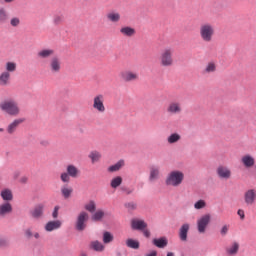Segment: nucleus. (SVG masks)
Returning a JSON list of instances; mask_svg holds the SVG:
<instances>
[{
	"label": "nucleus",
	"instance_id": "obj_6",
	"mask_svg": "<svg viewBox=\"0 0 256 256\" xmlns=\"http://www.w3.org/2000/svg\"><path fill=\"white\" fill-rule=\"evenodd\" d=\"M89 221V213L82 211L78 214L75 223L76 231H85L87 229V222Z\"/></svg>",
	"mask_w": 256,
	"mask_h": 256
},
{
	"label": "nucleus",
	"instance_id": "obj_36",
	"mask_svg": "<svg viewBox=\"0 0 256 256\" xmlns=\"http://www.w3.org/2000/svg\"><path fill=\"white\" fill-rule=\"evenodd\" d=\"M215 71H217V64L215 62H209L203 73H215Z\"/></svg>",
	"mask_w": 256,
	"mask_h": 256
},
{
	"label": "nucleus",
	"instance_id": "obj_25",
	"mask_svg": "<svg viewBox=\"0 0 256 256\" xmlns=\"http://www.w3.org/2000/svg\"><path fill=\"white\" fill-rule=\"evenodd\" d=\"M11 81V73L2 72L0 74V87H7Z\"/></svg>",
	"mask_w": 256,
	"mask_h": 256
},
{
	"label": "nucleus",
	"instance_id": "obj_56",
	"mask_svg": "<svg viewBox=\"0 0 256 256\" xmlns=\"http://www.w3.org/2000/svg\"><path fill=\"white\" fill-rule=\"evenodd\" d=\"M167 256H175V253H173V252H168V253H167Z\"/></svg>",
	"mask_w": 256,
	"mask_h": 256
},
{
	"label": "nucleus",
	"instance_id": "obj_46",
	"mask_svg": "<svg viewBox=\"0 0 256 256\" xmlns=\"http://www.w3.org/2000/svg\"><path fill=\"white\" fill-rule=\"evenodd\" d=\"M52 217H53V219H57V217H59V206L54 207Z\"/></svg>",
	"mask_w": 256,
	"mask_h": 256
},
{
	"label": "nucleus",
	"instance_id": "obj_22",
	"mask_svg": "<svg viewBox=\"0 0 256 256\" xmlns=\"http://www.w3.org/2000/svg\"><path fill=\"white\" fill-rule=\"evenodd\" d=\"M106 18L110 23H119V21H121V13L117 11H111L106 14Z\"/></svg>",
	"mask_w": 256,
	"mask_h": 256
},
{
	"label": "nucleus",
	"instance_id": "obj_37",
	"mask_svg": "<svg viewBox=\"0 0 256 256\" xmlns=\"http://www.w3.org/2000/svg\"><path fill=\"white\" fill-rule=\"evenodd\" d=\"M121 183H123V178L121 176H117L111 180L110 186L112 189H117V187H120Z\"/></svg>",
	"mask_w": 256,
	"mask_h": 256
},
{
	"label": "nucleus",
	"instance_id": "obj_9",
	"mask_svg": "<svg viewBox=\"0 0 256 256\" xmlns=\"http://www.w3.org/2000/svg\"><path fill=\"white\" fill-rule=\"evenodd\" d=\"M241 249V244L237 240L231 241L225 248L226 256H237L239 255V250Z\"/></svg>",
	"mask_w": 256,
	"mask_h": 256
},
{
	"label": "nucleus",
	"instance_id": "obj_43",
	"mask_svg": "<svg viewBox=\"0 0 256 256\" xmlns=\"http://www.w3.org/2000/svg\"><path fill=\"white\" fill-rule=\"evenodd\" d=\"M10 25L12 27H19V25H21V19H19V17H13L10 20Z\"/></svg>",
	"mask_w": 256,
	"mask_h": 256
},
{
	"label": "nucleus",
	"instance_id": "obj_14",
	"mask_svg": "<svg viewBox=\"0 0 256 256\" xmlns=\"http://www.w3.org/2000/svg\"><path fill=\"white\" fill-rule=\"evenodd\" d=\"M217 176L219 179H231V169L227 166L220 165L216 169Z\"/></svg>",
	"mask_w": 256,
	"mask_h": 256
},
{
	"label": "nucleus",
	"instance_id": "obj_32",
	"mask_svg": "<svg viewBox=\"0 0 256 256\" xmlns=\"http://www.w3.org/2000/svg\"><path fill=\"white\" fill-rule=\"evenodd\" d=\"M126 246L129 247L130 249H139L140 243L138 240L129 238L126 240Z\"/></svg>",
	"mask_w": 256,
	"mask_h": 256
},
{
	"label": "nucleus",
	"instance_id": "obj_54",
	"mask_svg": "<svg viewBox=\"0 0 256 256\" xmlns=\"http://www.w3.org/2000/svg\"><path fill=\"white\" fill-rule=\"evenodd\" d=\"M27 181V177H22L21 178V183H25Z\"/></svg>",
	"mask_w": 256,
	"mask_h": 256
},
{
	"label": "nucleus",
	"instance_id": "obj_18",
	"mask_svg": "<svg viewBox=\"0 0 256 256\" xmlns=\"http://www.w3.org/2000/svg\"><path fill=\"white\" fill-rule=\"evenodd\" d=\"M120 34L122 35V37H128L129 39H131V37H135L137 31L131 26H122L120 28Z\"/></svg>",
	"mask_w": 256,
	"mask_h": 256
},
{
	"label": "nucleus",
	"instance_id": "obj_40",
	"mask_svg": "<svg viewBox=\"0 0 256 256\" xmlns=\"http://www.w3.org/2000/svg\"><path fill=\"white\" fill-rule=\"evenodd\" d=\"M84 209L86 211H89V213H95V210L97 209V204H95V201H90L89 203L85 204Z\"/></svg>",
	"mask_w": 256,
	"mask_h": 256
},
{
	"label": "nucleus",
	"instance_id": "obj_4",
	"mask_svg": "<svg viewBox=\"0 0 256 256\" xmlns=\"http://www.w3.org/2000/svg\"><path fill=\"white\" fill-rule=\"evenodd\" d=\"M185 181V173L181 170L171 171L165 180L167 187H179Z\"/></svg>",
	"mask_w": 256,
	"mask_h": 256
},
{
	"label": "nucleus",
	"instance_id": "obj_33",
	"mask_svg": "<svg viewBox=\"0 0 256 256\" xmlns=\"http://www.w3.org/2000/svg\"><path fill=\"white\" fill-rule=\"evenodd\" d=\"M61 193L64 199H69V197H71V194L73 193V188L69 186H63L61 188Z\"/></svg>",
	"mask_w": 256,
	"mask_h": 256
},
{
	"label": "nucleus",
	"instance_id": "obj_13",
	"mask_svg": "<svg viewBox=\"0 0 256 256\" xmlns=\"http://www.w3.org/2000/svg\"><path fill=\"white\" fill-rule=\"evenodd\" d=\"M256 201V190L255 189H248L244 193V203L247 205V207H251L252 205H255Z\"/></svg>",
	"mask_w": 256,
	"mask_h": 256
},
{
	"label": "nucleus",
	"instance_id": "obj_20",
	"mask_svg": "<svg viewBox=\"0 0 256 256\" xmlns=\"http://www.w3.org/2000/svg\"><path fill=\"white\" fill-rule=\"evenodd\" d=\"M62 222L60 220H54V221H49L44 229L48 233H51V231H57V229H61Z\"/></svg>",
	"mask_w": 256,
	"mask_h": 256
},
{
	"label": "nucleus",
	"instance_id": "obj_55",
	"mask_svg": "<svg viewBox=\"0 0 256 256\" xmlns=\"http://www.w3.org/2000/svg\"><path fill=\"white\" fill-rule=\"evenodd\" d=\"M80 256H89V255L87 254V252H81Z\"/></svg>",
	"mask_w": 256,
	"mask_h": 256
},
{
	"label": "nucleus",
	"instance_id": "obj_10",
	"mask_svg": "<svg viewBox=\"0 0 256 256\" xmlns=\"http://www.w3.org/2000/svg\"><path fill=\"white\" fill-rule=\"evenodd\" d=\"M168 115H181L183 113V105L179 101H171L166 107Z\"/></svg>",
	"mask_w": 256,
	"mask_h": 256
},
{
	"label": "nucleus",
	"instance_id": "obj_38",
	"mask_svg": "<svg viewBox=\"0 0 256 256\" xmlns=\"http://www.w3.org/2000/svg\"><path fill=\"white\" fill-rule=\"evenodd\" d=\"M15 71H17V63L7 62L6 63V71H4V73H13Z\"/></svg>",
	"mask_w": 256,
	"mask_h": 256
},
{
	"label": "nucleus",
	"instance_id": "obj_15",
	"mask_svg": "<svg viewBox=\"0 0 256 256\" xmlns=\"http://www.w3.org/2000/svg\"><path fill=\"white\" fill-rule=\"evenodd\" d=\"M240 161L243 167L246 169H252V167H255V157H253L251 154L243 155Z\"/></svg>",
	"mask_w": 256,
	"mask_h": 256
},
{
	"label": "nucleus",
	"instance_id": "obj_51",
	"mask_svg": "<svg viewBox=\"0 0 256 256\" xmlns=\"http://www.w3.org/2000/svg\"><path fill=\"white\" fill-rule=\"evenodd\" d=\"M145 256H157V251L152 250L149 253H147Z\"/></svg>",
	"mask_w": 256,
	"mask_h": 256
},
{
	"label": "nucleus",
	"instance_id": "obj_53",
	"mask_svg": "<svg viewBox=\"0 0 256 256\" xmlns=\"http://www.w3.org/2000/svg\"><path fill=\"white\" fill-rule=\"evenodd\" d=\"M34 237H35V239H39L41 236L39 235L38 232H36V233H34Z\"/></svg>",
	"mask_w": 256,
	"mask_h": 256
},
{
	"label": "nucleus",
	"instance_id": "obj_16",
	"mask_svg": "<svg viewBox=\"0 0 256 256\" xmlns=\"http://www.w3.org/2000/svg\"><path fill=\"white\" fill-rule=\"evenodd\" d=\"M22 123H25V118H17L15 120H13L8 126H7V133L9 135H13V133L15 131H17V127H19V125H21Z\"/></svg>",
	"mask_w": 256,
	"mask_h": 256
},
{
	"label": "nucleus",
	"instance_id": "obj_8",
	"mask_svg": "<svg viewBox=\"0 0 256 256\" xmlns=\"http://www.w3.org/2000/svg\"><path fill=\"white\" fill-rule=\"evenodd\" d=\"M48 68L52 75L61 73V69H63L61 58L59 56H53L49 61Z\"/></svg>",
	"mask_w": 256,
	"mask_h": 256
},
{
	"label": "nucleus",
	"instance_id": "obj_41",
	"mask_svg": "<svg viewBox=\"0 0 256 256\" xmlns=\"http://www.w3.org/2000/svg\"><path fill=\"white\" fill-rule=\"evenodd\" d=\"M9 19V14L5 8H0V23H5Z\"/></svg>",
	"mask_w": 256,
	"mask_h": 256
},
{
	"label": "nucleus",
	"instance_id": "obj_48",
	"mask_svg": "<svg viewBox=\"0 0 256 256\" xmlns=\"http://www.w3.org/2000/svg\"><path fill=\"white\" fill-rule=\"evenodd\" d=\"M237 214L239 215L240 219L243 221V219H245V211L242 209H239L237 211Z\"/></svg>",
	"mask_w": 256,
	"mask_h": 256
},
{
	"label": "nucleus",
	"instance_id": "obj_7",
	"mask_svg": "<svg viewBox=\"0 0 256 256\" xmlns=\"http://www.w3.org/2000/svg\"><path fill=\"white\" fill-rule=\"evenodd\" d=\"M92 107L97 113H105V111H107V108L105 107V96L103 94L94 96Z\"/></svg>",
	"mask_w": 256,
	"mask_h": 256
},
{
	"label": "nucleus",
	"instance_id": "obj_26",
	"mask_svg": "<svg viewBox=\"0 0 256 256\" xmlns=\"http://www.w3.org/2000/svg\"><path fill=\"white\" fill-rule=\"evenodd\" d=\"M189 224H183L179 230L180 241H187V233H189Z\"/></svg>",
	"mask_w": 256,
	"mask_h": 256
},
{
	"label": "nucleus",
	"instance_id": "obj_24",
	"mask_svg": "<svg viewBox=\"0 0 256 256\" xmlns=\"http://www.w3.org/2000/svg\"><path fill=\"white\" fill-rule=\"evenodd\" d=\"M43 209H45V206L43 204L37 205L31 212V217L34 219H41L43 217Z\"/></svg>",
	"mask_w": 256,
	"mask_h": 256
},
{
	"label": "nucleus",
	"instance_id": "obj_44",
	"mask_svg": "<svg viewBox=\"0 0 256 256\" xmlns=\"http://www.w3.org/2000/svg\"><path fill=\"white\" fill-rule=\"evenodd\" d=\"M227 233H229V225L225 224L222 226V228L220 229V235L222 237H226Z\"/></svg>",
	"mask_w": 256,
	"mask_h": 256
},
{
	"label": "nucleus",
	"instance_id": "obj_39",
	"mask_svg": "<svg viewBox=\"0 0 256 256\" xmlns=\"http://www.w3.org/2000/svg\"><path fill=\"white\" fill-rule=\"evenodd\" d=\"M1 197L4 201H13V194L10 190H3L1 192Z\"/></svg>",
	"mask_w": 256,
	"mask_h": 256
},
{
	"label": "nucleus",
	"instance_id": "obj_49",
	"mask_svg": "<svg viewBox=\"0 0 256 256\" xmlns=\"http://www.w3.org/2000/svg\"><path fill=\"white\" fill-rule=\"evenodd\" d=\"M143 235L147 237V239H149L151 237V232L149 231V229H143Z\"/></svg>",
	"mask_w": 256,
	"mask_h": 256
},
{
	"label": "nucleus",
	"instance_id": "obj_5",
	"mask_svg": "<svg viewBox=\"0 0 256 256\" xmlns=\"http://www.w3.org/2000/svg\"><path fill=\"white\" fill-rule=\"evenodd\" d=\"M80 174L81 171L79 170V168H77V166L73 164H70L66 167V172H63L60 175V179L62 183H69V181H71V177L72 179H77Z\"/></svg>",
	"mask_w": 256,
	"mask_h": 256
},
{
	"label": "nucleus",
	"instance_id": "obj_29",
	"mask_svg": "<svg viewBox=\"0 0 256 256\" xmlns=\"http://www.w3.org/2000/svg\"><path fill=\"white\" fill-rule=\"evenodd\" d=\"M90 249H93L94 251L101 253L105 251V245H103V243L96 240L90 243Z\"/></svg>",
	"mask_w": 256,
	"mask_h": 256
},
{
	"label": "nucleus",
	"instance_id": "obj_57",
	"mask_svg": "<svg viewBox=\"0 0 256 256\" xmlns=\"http://www.w3.org/2000/svg\"><path fill=\"white\" fill-rule=\"evenodd\" d=\"M15 0H4L5 3H13Z\"/></svg>",
	"mask_w": 256,
	"mask_h": 256
},
{
	"label": "nucleus",
	"instance_id": "obj_21",
	"mask_svg": "<svg viewBox=\"0 0 256 256\" xmlns=\"http://www.w3.org/2000/svg\"><path fill=\"white\" fill-rule=\"evenodd\" d=\"M131 227L136 231H143V229H147V224L143 220L133 219L131 221Z\"/></svg>",
	"mask_w": 256,
	"mask_h": 256
},
{
	"label": "nucleus",
	"instance_id": "obj_34",
	"mask_svg": "<svg viewBox=\"0 0 256 256\" xmlns=\"http://www.w3.org/2000/svg\"><path fill=\"white\" fill-rule=\"evenodd\" d=\"M103 217H105V211L97 210L91 217L92 221H103Z\"/></svg>",
	"mask_w": 256,
	"mask_h": 256
},
{
	"label": "nucleus",
	"instance_id": "obj_19",
	"mask_svg": "<svg viewBox=\"0 0 256 256\" xmlns=\"http://www.w3.org/2000/svg\"><path fill=\"white\" fill-rule=\"evenodd\" d=\"M10 213H13V205L11 203L5 202L0 204V217H6Z\"/></svg>",
	"mask_w": 256,
	"mask_h": 256
},
{
	"label": "nucleus",
	"instance_id": "obj_11",
	"mask_svg": "<svg viewBox=\"0 0 256 256\" xmlns=\"http://www.w3.org/2000/svg\"><path fill=\"white\" fill-rule=\"evenodd\" d=\"M211 223V215L210 214H206L203 215L202 217H200L197 220V229H198V233H205V231H207V227H209V224Z\"/></svg>",
	"mask_w": 256,
	"mask_h": 256
},
{
	"label": "nucleus",
	"instance_id": "obj_23",
	"mask_svg": "<svg viewBox=\"0 0 256 256\" xmlns=\"http://www.w3.org/2000/svg\"><path fill=\"white\" fill-rule=\"evenodd\" d=\"M161 177V170L159 166H152L150 168V176H149V181H157Z\"/></svg>",
	"mask_w": 256,
	"mask_h": 256
},
{
	"label": "nucleus",
	"instance_id": "obj_50",
	"mask_svg": "<svg viewBox=\"0 0 256 256\" xmlns=\"http://www.w3.org/2000/svg\"><path fill=\"white\" fill-rule=\"evenodd\" d=\"M25 235H26V237H28V238L33 237V233H32L31 230H29V229L25 231Z\"/></svg>",
	"mask_w": 256,
	"mask_h": 256
},
{
	"label": "nucleus",
	"instance_id": "obj_12",
	"mask_svg": "<svg viewBox=\"0 0 256 256\" xmlns=\"http://www.w3.org/2000/svg\"><path fill=\"white\" fill-rule=\"evenodd\" d=\"M120 79H122L124 83H133V81H139V73L125 70L120 73Z\"/></svg>",
	"mask_w": 256,
	"mask_h": 256
},
{
	"label": "nucleus",
	"instance_id": "obj_28",
	"mask_svg": "<svg viewBox=\"0 0 256 256\" xmlns=\"http://www.w3.org/2000/svg\"><path fill=\"white\" fill-rule=\"evenodd\" d=\"M181 141V134L172 133L167 137V143L169 145H175V143H179Z\"/></svg>",
	"mask_w": 256,
	"mask_h": 256
},
{
	"label": "nucleus",
	"instance_id": "obj_52",
	"mask_svg": "<svg viewBox=\"0 0 256 256\" xmlns=\"http://www.w3.org/2000/svg\"><path fill=\"white\" fill-rule=\"evenodd\" d=\"M3 245H7V241L0 238V247H3Z\"/></svg>",
	"mask_w": 256,
	"mask_h": 256
},
{
	"label": "nucleus",
	"instance_id": "obj_35",
	"mask_svg": "<svg viewBox=\"0 0 256 256\" xmlns=\"http://www.w3.org/2000/svg\"><path fill=\"white\" fill-rule=\"evenodd\" d=\"M153 244L159 249H163L164 247H167V239L165 238L154 239Z\"/></svg>",
	"mask_w": 256,
	"mask_h": 256
},
{
	"label": "nucleus",
	"instance_id": "obj_42",
	"mask_svg": "<svg viewBox=\"0 0 256 256\" xmlns=\"http://www.w3.org/2000/svg\"><path fill=\"white\" fill-rule=\"evenodd\" d=\"M206 207H207V202L203 199H200L194 203V209L200 210V209H205Z\"/></svg>",
	"mask_w": 256,
	"mask_h": 256
},
{
	"label": "nucleus",
	"instance_id": "obj_17",
	"mask_svg": "<svg viewBox=\"0 0 256 256\" xmlns=\"http://www.w3.org/2000/svg\"><path fill=\"white\" fill-rule=\"evenodd\" d=\"M55 55V50L51 48H43L37 53L38 59H51V57H54Z\"/></svg>",
	"mask_w": 256,
	"mask_h": 256
},
{
	"label": "nucleus",
	"instance_id": "obj_58",
	"mask_svg": "<svg viewBox=\"0 0 256 256\" xmlns=\"http://www.w3.org/2000/svg\"><path fill=\"white\" fill-rule=\"evenodd\" d=\"M3 131H5V129H3V128H0V133H3Z\"/></svg>",
	"mask_w": 256,
	"mask_h": 256
},
{
	"label": "nucleus",
	"instance_id": "obj_31",
	"mask_svg": "<svg viewBox=\"0 0 256 256\" xmlns=\"http://www.w3.org/2000/svg\"><path fill=\"white\" fill-rule=\"evenodd\" d=\"M115 239V237L113 236V234H111V232H104L103 236H102V241L105 245H109V243H113V240Z\"/></svg>",
	"mask_w": 256,
	"mask_h": 256
},
{
	"label": "nucleus",
	"instance_id": "obj_30",
	"mask_svg": "<svg viewBox=\"0 0 256 256\" xmlns=\"http://www.w3.org/2000/svg\"><path fill=\"white\" fill-rule=\"evenodd\" d=\"M88 157L91 159V163H99L101 160V152L94 150L89 153Z\"/></svg>",
	"mask_w": 256,
	"mask_h": 256
},
{
	"label": "nucleus",
	"instance_id": "obj_27",
	"mask_svg": "<svg viewBox=\"0 0 256 256\" xmlns=\"http://www.w3.org/2000/svg\"><path fill=\"white\" fill-rule=\"evenodd\" d=\"M123 167H125V161L120 160L116 164L108 167V173H116V171H121V169H123Z\"/></svg>",
	"mask_w": 256,
	"mask_h": 256
},
{
	"label": "nucleus",
	"instance_id": "obj_45",
	"mask_svg": "<svg viewBox=\"0 0 256 256\" xmlns=\"http://www.w3.org/2000/svg\"><path fill=\"white\" fill-rule=\"evenodd\" d=\"M53 23L54 25H59L63 23V16H59V15L54 16Z\"/></svg>",
	"mask_w": 256,
	"mask_h": 256
},
{
	"label": "nucleus",
	"instance_id": "obj_2",
	"mask_svg": "<svg viewBox=\"0 0 256 256\" xmlns=\"http://www.w3.org/2000/svg\"><path fill=\"white\" fill-rule=\"evenodd\" d=\"M175 49L171 47L164 48L158 57V62L160 67L167 69L169 67H173L175 65Z\"/></svg>",
	"mask_w": 256,
	"mask_h": 256
},
{
	"label": "nucleus",
	"instance_id": "obj_47",
	"mask_svg": "<svg viewBox=\"0 0 256 256\" xmlns=\"http://www.w3.org/2000/svg\"><path fill=\"white\" fill-rule=\"evenodd\" d=\"M127 209H130L131 211H133V209H137V204L131 202L126 204Z\"/></svg>",
	"mask_w": 256,
	"mask_h": 256
},
{
	"label": "nucleus",
	"instance_id": "obj_1",
	"mask_svg": "<svg viewBox=\"0 0 256 256\" xmlns=\"http://www.w3.org/2000/svg\"><path fill=\"white\" fill-rule=\"evenodd\" d=\"M0 111L9 117H19L21 115V106L17 101L9 98L0 102Z\"/></svg>",
	"mask_w": 256,
	"mask_h": 256
},
{
	"label": "nucleus",
	"instance_id": "obj_3",
	"mask_svg": "<svg viewBox=\"0 0 256 256\" xmlns=\"http://www.w3.org/2000/svg\"><path fill=\"white\" fill-rule=\"evenodd\" d=\"M199 37L203 43H212L215 37V26L209 22L202 23L199 27Z\"/></svg>",
	"mask_w": 256,
	"mask_h": 256
}]
</instances>
